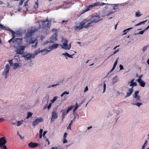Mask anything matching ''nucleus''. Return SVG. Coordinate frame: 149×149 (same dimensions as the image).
Returning a JSON list of instances; mask_svg holds the SVG:
<instances>
[{"instance_id":"obj_58","label":"nucleus","mask_w":149,"mask_h":149,"mask_svg":"<svg viewBox=\"0 0 149 149\" xmlns=\"http://www.w3.org/2000/svg\"><path fill=\"white\" fill-rule=\"evenodd\" d=\"M17 11L18 12H22V10L20 6H19V8L17 9Z\"/></svg>"},{"instance_id":"obj_60","label":"nucleus","mask_w":149,"mask_h":149,"mask_svg":"<svg viewBox=\"0 0 149 149\" xmlns=\"http://www.w3.org/2000/svg\"><path fill=\"white\" fill-rule=\"evenodd\" d=\"M23 0H21L19 4V6H21L23 3Z\"/></svg>"},{"instance_id":"obj_64","label":"nucleus","mask_w":149,"mask_h":149,"mask_svg":"<svg viewBox=\"0 0 149 149\" xmlns=\"http://www.w3.org/2000/svg\"><path fill=\"white\" fill-rule=\"evenodd\" d=\"M149 28V25L147 26L146 29H144V31H146V30H147Z\"/></svg>"},{"instance_id":"obj_61","label":"nucleus","mask_w":149,"mask_h":149,"mask_svg":"<svg viewBox=\"0 0 149 149\" xmlns=\"http://www.w3.org/2000/svg\"><path fill=\"white\" fill-rule=\"evenodd\" d=\"M88 90V87L87 86H86V88L84 90V92H86V91H87Z\"/></svg>"},{"instance_id":"obj_40","label":"nucleus","mask_w":149,"mask_h":149,"mask_svg":"<svg viewBox=\"0 0 149 149\" xmlns=\"http://www.w3.org/2000/svg\"><path fill=\"white\" fill-rule=\"evenodd\" d=\"M8 62H9V63L10 66H11L13 67V65H14V63H13V60H10Z\"/></svg>"},{"instance_id":"obj_49","label":"nucleus","mask_w":149,"mask_h":149,"mask_svg":"<svg viewBox=\"0 0 149 149\" xmlns=\"http://www.w3.org/2000/svg\"><path fill=\"white\" fill-rule=\"evenodd\" d=\"M52 32H54V33H57V30L56 29H53L52 30Z\"/></svg>"},{"instance_id":"obj_32","label":"nucleus","mask_w":149,"mask_h":149,"mask_svg":"<svg viewBox=\"0 0 149 149\" xmlns=\"http://www.w3.org/2000/svg\"><path fill=\"white\" fill-rule=\"evenodd\" d=\"M69 93V91H65L63 92L61 95V97H62L65 95H68Z\"/></svg>"},{"instance_id":"obj_34","label":"nucleus","mask_w":149,"mask_h":149,"mask_svg":"<svg viewBox=\"0 0 149 149\" xmlns=\"http://www.w3.org/2000/svg\"><path fill=\"white\" fill-rule=\"evenodd\" d=\"M33 113L31 112H29L27 113V116L26 118L27 119L31 117L33 115Z\"/></svg>"},{"instance_id":"obj_8","label":"nucleus","mask_w":149,"mask_h":149,"mask_svg":"<svg viewBox=\"0 0 149 149\" xmlns=\"http://www.w3.org/2000/svg\"><path fill=\"white\" fill-rule=\"evenodd\" d=\"M93 21L95 23H97L101 21L103 19L102 18H101L98 15H93L92 16L91 18Z\"/></svg>"},{"instance_id":"obj_37","label":"nucleus","mask_w":149,"mask_h":149,"mask_svg":"<svg viewBox=\"0 0 149 149\" xmlns=\"http://www.w3.org/2000/svg\"><path fill=\"white\" fill-rule=\"evenodd\" d=\"M147 21V20H146L145 21L140 22H139V23H138V24H136L135 25V26H138L141 25V24H143V23H144L145 22H146Z\"/></svg>"},{"instance_id":"obj_12","label":"nucleus","mask_w":149,"mask_h":149,"mask_svg":"<svg viewBox=\"0 0 149 149\" xmlns=\"http://www.w3.org/2000/svg\"><path fill=\"white\" fill-rule=\"evenodd\" d=\"M59 45L58 44H53L52 45H50L48 48V49L50 51V52L54 49H57Z\"/></svg>"},{"instance_id":"obj_20","label":"nucleus","mask_w":149,"mask_h":149,"mask_svg":"<svg viewBox=\"0 0 149 149\" xmlns=\"http://www.w3.org/2000/svg\"><path fill=\"white\" fill-rule=\"evenodd\" d=\"M118 59H119V58H117V59H116V60L115 62V63H114V65H113V66L112 68V69L110 71V72H112L115 69V68L116 67V66L117 64L118 61Z\"/></svg>"},{"instance_id":"obj_2","label":"nucleus","mask_w":149,"mask_h":149,"mask_svg":"<svg viewBox=\"0 0 149 149\" xmlns=\"http://www.w3.org/2000/svg\"><path fill=\"white\" fill-rule=\"evenodd\" d=\"M37 31V30L35 29H32L31 30H29L26 34V36L25 38V40L27 42H29L30 44H35L34 45H32V47L34 48L37 47L38 42L37 38L34 39L32 38V37L34 33Z\"/></svg>"},{"instance_id":"obj_1","label":"nucleus","mask_w":149,"mask_h":149,"mask_svg":"<svg viewBox=\"0 0 149 149\" xmlns=\"http://www.w3.org/2000/svg\"><path fill=\"white\" fill-rule=\"evenodd\" d=\"M11 32L13 36V38L10 40L8 41V42L11 43L12 42L14 43L13 47L17 49L16 50L17 54H22L24 53V51L26 48V46H20V42H21L22 38H15L16 37L15 32L12 31H11Z\"/></svg>"},{"instance_id":"obj_31","label":"nucleus","mask_w":149,"mask_h":149,"mask_svg":"<svg viewBox=\"0 0 149 149\" xmlns=\"http://www.w3.org/2000/svg\"><path fill=\"white\" fill-rule=\"evenodd\" d=\"M62 55H63L65 56V58L66 59H68V57H69V54L67 52L65 53H63Z\"/></svg>"},{"instance_id":"obj_22","label":"nucleus","mask_w":149,"mask_h":149,"mask_svg":"<svg viewBox=\"0 0 149 149\" xmlns=\"http://www.w3.org/2000/svg\"><path fill=\"white\" fill-rule=\"evenodd\" d=\"M133 102L131 104L134 105H136L138 106V107H140L141 105L142 104V103H136L135 102H136L135 101V100H133Z\"/></svg>"},{"instance_id":"obj_10","label":"nucleus","mask_w":149,"mask_h":149,"mask_svg":"<svg viewBox=\"0 0 149 149\" xmlns=\"http://www.w3.org/2000/svg\"><path fill=\"white\" fill-rule=\"evenodd\" d=\"M58 35L56 33H54L50 38V43H54L57 40Z\"/></svg>"},{"instance_id":"obj_17","label":"nucleus","mask_w":149,"mask_h":149,"mask_svg":"<svg viewBox=\"0 0 149 149\" xmlns=\"http://www.w3.org/2000/svg\"><path fill=\"white\" fill-rule=\"evenodd\" d=\"M136 81L139 83V85L140 86L142 87H144L145 86V83L142 80H140V79H138Z\"/></svg>"},{"instance_id":"obj_57","label":"nucleus","mask_w":149,"mask_h":149,"mask_svg":"<svg viewBox=\"0 0 149 149\" xmlns=\"http://www.w3.org/2000/svg\"><path fill=\"white\" fill-rule=\"evenodd\" d=\"M67 133H65L64 134V136H63V138H66V137L67 136Z\"/></svg>"},{"instance_id":"obj_48","label":"nucleus","mask_w":149,"mask_h":149,"mask_svg":"<svg viewBox=\"0 0 149 149\" xmlns=\"http://www.w3.org/2000/svg\"><path fill=\"white\" fill-rule=\"evenodd\" d=\"M34 7L35 9L37 8L38 7V4L36 3L34 5Z\"/></svg>"},{"instance_id":"obj_36","label":"nucleus","mask_w":149,"mask_h":149,"mask_svg":"<svg viewBox=\"0 0 149 149\" xmlns=\"http://www.w3.org/2000/svg\"><path fill=\"white\" fill-rule=\"evenodd\" d=\"M41 52H40V49H38V51H35L34 54H33V55H34V56L36 55H37L39 53Z\"/></svg>"},{"instance_id":"obj_46","label":"nucleus","mask_w":149,"mask_h":149,"mask_svg":"<svg viewBox=\"0 0 149 149\" xmlns=\"http://www.w3.org/2000/svg\"><path fill=\"white\" fill-rule=\"evenodd\" d=\"M98 3L99 5H98V6H103V5H104L106 4H108L107 3H100V2H97Z\"/></svg>"},{"instance_id":"obj_21","label":"nucleus","mask_w":149,"mask_h":149,"mask_svg":"<svg viewBox=\"0 0 149 149\" xmlns=\"http://www.w3.org/2000/svg\"><path fill=\"white\" fill-rule=\"evenodd\" d=\"M91 9L92 8H91V7L89 5L88 6L86 7V8L83 10V11L81 14H83L85 12L88 11Z\"/></svg>"},{"instance_id":"obj_62","label":"nucleus","mask_w":149,"mask_h":149,"mask_svg":"<svg viewBox=\"0 0 149 149\" xmlns=\"http://www.w3.org/2000/svg\"><path fill=\"white\" fill-rule=\"evenodd\" d=\"M68 22V21L67 20H63L61 22H60V23L61 24L62 23H63L64 22L67 23Z\"/></svg>"},{"instance_id":"obj_47","label":"nucleus","mask_w":149,"mask_h":149,"mask_svg":"<svg viewBox=\"0 0 149 149\" xmlns=\"http://www.w3.org/2000/svg\"><path fill=\"white\" fill-rule=\"evenodd\" d=\"M135 99H134L135 100H136L137 101H139L140 100V97L139 96H138L137 97H134Z\"/></svg>"},{"instance_id":"obj_29","label":"nucleus","mask_w":149,"mask_h":149,"mask_svg":"<svg viewBox=\"0 0 149 149\" xmlns=\"http://www.w3.org/2000/svg\"><path fill=\"white\" fill-rule=\"evenodd\" d=\"M132 29H133V28L132 27H130V28H127V29L124 30L123 31V32L124 33L123 34V35H125L130 30Z\"/></svg>"},{"instance_id":"obj_7","label":"nucleus","mask_w":149,"mask_h":149,"mask_svg":"<svg viewBox=\"0 0 149 149\" xmlns=\"http://www.w3.org/2000/svg\"><path fill=\"white\" fill-rule=\"evenodd\" d=\"M10 68V67L9 64H6L5 68L4 69V72L3 73V74L5 75V78L6 79L8 77Z\"/></svg>"},{"instance_id":"obj_41","label":"nucleus","mask_w":149,"mask_h":149,"mask_svg":"<svg viewBox=\"0 0 149 149\" xmlns=\"http://www.w3.org/2000/svg\"><path fill=\"white\" fill-rule=\"evenodd\" d=\"M148 47V45H146L143 47L142 50L143 52H144L147 49Z\"/></svg>"},{"instance_id":"obj_43","label":"nucleus","mask_w":149,"mask_h":149,"mask_svg":"<svg viewBox=\"0 0 149 149\" xmlns=\"http://www.w3.org/2000/svg\"><path fill=\"white\" fill-rule=\"evenodd\" d=\"M114 13V12L113 11H109L108 12V13L107 15V16H109L110 15L113 13Z\"/></svg>"},{"instance_id":"obj_51","label":"nucleus","mask_w":149,"mask_h":149,"mask_svg":"<svg viewBox=\"0 0 149 149\" xmlns=\"http://www.w3.org/2000/svg\"><path fill=\"white\" fill-rule=\"evenodd\" d=\"M145 31H144V30H143L142 31H140V32H139L138 34H141V35H142L143 34V33H144V32H145Z\"/></svg>"},{"instance_id":"obj_5","label":"nucleus","mask_w":149,"mask_h":149,"mask_svg":"<svg viewBox=\"0 0 149 149\" xmlns=\"http://www.w3.org/2000/svg\"><path fill=\"white\" fill-rule=\"evenodd\" d=\"M86 23V22L82 21L79 24V26H76L74 28V30L76 31H79L80 29L83 28H87L89 27V25L86 26L85 24Z\"/></svg>"},{"instance_id":"obj_15","label":"nucleus","mask_w":149,"mask_h":149,"mask_svg":"<svg viewBox=\"0 0 149 149\" xmlns=\"http://www.w3.org/2000/svg\"><path fill=\"white\" fill-rule=\"evenodd\" d=\"M39 145V144L38 143H33L31 142L28 144L29 147L31 148H33L37 147Z\"/></svg>"},{"instance_id":"obj_3","label":"nucleus","mask_w":149,"mask_h":149,"mask_svg":"<svg viewBox=\"0 0 149 149\" xmlns=\"http://www.w3.org/2000/svg\"><path fill=\"white\" fill-rule=\"evenodd\" d=\"M61 41L63 43V45H61L62 48L67 50H69L70 49L71 47V44L70 43L69 45L68 44V40L67 39L62 38Z\"/></svg>"},{"instance_id":"obj_53","label":"nucleus","mask_w":149,"mask_h":149,"mask_svg":"<svg viewBox=\"0 0 149 149\" xmlns=\"http://www.w3.org/2000/svg\"><path fill=\"white\" fill-rule=\"evenodd\" d=\"M119 67L120 68V70H122L123 69H124L122 65H119Z\"/></svg>"},{"instance_id":"obj_26","label":"nucleus","mask_w":149,"mask_h":149,"mask_svg":"<svg viewBox=\"0 0 149 149\" xmlns=\"http://www.w3.org/2000/svg\"><path fill=\"white\" fill-rule=\"evenodd\" d=\"M61 112L62 113V117L63 120V119L65 118V116L68 114V113H67L66 111H64V110L61 111Z\"/></svg>"},{"instance_id":"obj_55","label":"nucleus","mask_w":149,"mask_h":149,"mask_svg":"<svg viewBox=\"0 0 149 149\" xmlns=\"http://www.w3.org/2000/svg\"><path fill=\"white\" fill-rule=\"evenodd\" d=\"M49 43H50V40L49 41L47 40V41L46 42H44V45H46Z\"/></svg>"},{"instance_id":"obj_23","label":"nucleus","mask_w":149,"mask_h":149,"mask_svg":"<svg viewBox=\"0 0 149 149\" xmlns=\"http://www.w3.org/2000/svg\"><path fill=\"white\" fill-rule=\"evenodd\" d=\"M40 52L43 53V55H45L50 52V51L48 49L47 50L45 49L41 50Z\"/></svg>"},{"instance_id":"obj_56","label":"nucleus","mask_w":149,"mask_h":149,"mask_svg":"<svg viewBox=\"0 0 149 149\" xmlns=\"http://www.w3.org/2000/svg\"><path fill=\"white\" fill-rule=\"evenodd\" d=\"M47 132V131H45L44 132L43 134V136L44 138L45 137V134H46V133Z\"/></svg>"},{"instance_id":"obj_59","label":"nucleus","mask_w":149,"mask_h":149,"mask_svg":"<svg viewBox=\"0 0 149 149\" xmlns=\"http://www.w3.org/2000/svg\"><path fill=\"white\" fill-rule=\"evenodd\" d=\"M52 104L51 103H50L49 105L47 106V109H49L50 107H51V105H52Z\"/></svg>"},{"instance_id":"obj_33","label":"nucleus","mask_w":149,"mask_h":149,"mask_svg":"<svg viewBox=\"0 0 149 149\" xmlns=\"http://www.w3.org/2000/svg\"><path fill=\"white\" fill-rule=\"evenodd\" d=\"M23 120H21L20 121H17V126H19L21 125L23 123Z\"/></svg>"},{"instance_id":"obj_39","label":"nucleus","mask_w":149,"mask_h":149,"mask_svg":"<svg viewBox=\"0 0 149 149\" xmlns=\"http://www.w3.org/2000/svg\"><path fill=\"white\" fill-rule=\"evenodd\" d=\"M72 122H73V120H72L70 122V123L69 124V125H68V127L67 128V130H69V129L71 130V126L72 125Z\"/></svg>"},{"instance_id":"obj_42","label":"nucleus","mask_w":149,"mask_h":149,"mask_svg":"<svg viewBox=\"0 0 149 149\" xmlns=\"http://www.w3.org/2000/svg\"><path fill=\"white\" fill-rule=\"evenodd\" d=\"M139 93V91H135V92L134 93V97L138 96H139L138 95Z\"/></svg>"},{"instance_id":"obj_30","label":"nucleus","mask_w":149,"mask_h":149,"mask_svg":"<svg viewBox=\"0 0 149 149\" xmlns=\"http://www.w3.org/2000/svg\"><path fill=\"white\" fill-rule=\"evenodd\" d=\"M147 141L146 140L142 147L141 149H145L147 145Z\"/></svg>"},{"instance_id":"obj_44","label":"nucleus","mask_w":149,"mask_h":149,"mask_svg":"<svg viewBox=\"0 0 149 149\" xmlns=\"http://www.w3.org/2000/svg\"><path fill=\"white\" fill-rule=\"evenodd\" d=\"M59 85V84H54V85H49V86H48V88H51V87H54V86H56L57 85Z\"/></svg>"},{"instance_id":"obj_4","label":"nucleus","mask_w":149,"mask_h":149,"mask_svg":"<svg viewBox=\"0 0 149 149\" xmlns=\"http://www.w3.org/2000/svg\"><path fill=\"white\" fill-rule=\"evenodd\" d=\"M57 109V107H54L52 110L50 120L51 123L54 122L58 118V113Z\"/></svg>"},{"instance_id":"obj_35","label":"nucleus","mask_w":149,"mask_h":149,"mask_svg":"<svg viewBox=\"0 0 149 149\" xmlns=\"http://www.w3.org/2000/svg\"><path fill=\"white\" fill-rule=\"evenodd\" d=\"M57 98L58 97L57 96H56L54 97L53 99L51 100V103H53L56 100Z\"/></svg>"},{"instance_id":"obj_63","label":"nucleus","mask_w":149,"mask_h":149,"mask_svg":"<svg viewBox=\"0 0 149 149\" xmlns=\"http://www.w3.org/2000/svg\"><path fill=\"white\" fill-rule=\"evenodd\" d=\"M43 132V130L42 129H40V130L39 133L40 134H42Z\"/></svg>"},{"instance_id":"obj_9","label":"nucleus","mask_w":149,"mask_h":149,"mask_svg":"<svg viewBox=\"0 0 149 149\" xmlns=\"http://www.w3.org/2000/svg\"><path fill=\"white\" fill-rule=\"evenodd\" d=\"M7 141L5 137H2L0 138V147L2 148L3 146H5V144Z\"/></svg>"},{"instance_id":"obj_16","label":"nucleus","mask_w":149,"mask_h":149,"mask_svg":"<svg viewBox=\"0 0 149 149\" xmlns=\"http://www.w3.org/2000/svg\"><path fill=\"white\" fill-rule=\"evenodd\" d=\"M133 91V88H129L126 93V95L125 97H128L130 96Z\"/></svg>"},{"instance_id":"obj_14","label":"nucleus","mask_w":149,"mask_h":149,"mask_svg":"<svg viewBox=\"0 0 149 149\" xmlns=\"http://www.w3.org/2000/svg\"><path fill=\"white\" fill-rule=\"evenodd\" d=\"M134 79H132L130 81L128 82V84H130V86L131 87V88H133V87L134 86H136L137 85V83L134 82Z\"/></svg>"},{"instance_id":"obj_19","label":"nucleus","mask_w":149,"mask_h":149,"mask_svg":"<svg viewBox=\"0 0 149 149\" xmlns=\"http://www.w3.org/2000/svg\"><path fill=\"white\" fill-rule=\"evenodd\" d=\"M83 21L84 22H86V23H87V25H89V27L91 26V25H90L93 22H94V21H93L92 18L88 21L86 19H84Z\"/></svg>"},{"instance_id":"obj_13","label":"nucleus","mask_w":149,"mask_h":149,"mask_svg":"<svg viewBox=\"0 0 149 149\" xmlns=\"http://www.w3.org/2000/svg\"><path fill=\"white\" fill-rule=\"evenodd\" d=\"M43 119L41 118L39 119H37L34 121L32 123V125L35 126L40 123L43 122Z\"/></svg>"},{"instance_id":"obj_18","label":"nucleus","mask_w":149,"mask_h":149,"mask_svg":"<svg viewBox=\"0 0 149 149\" xmlns=\"http://www.w3.org/2000/svg\"><path fill=\"white\" fill-rule=\"evenodd\" d=\"M108 5L111 6H113V10H116L118 9V6L119 5V4H109L107 3Z\"/></svg>"},{"instance_id":"obj_27","label":"nucleus","mask_w":149,"mask_h":149,"mask_svg":"<svg viewBox=\"0 0 149 149\" xmlns=\"http://www.w3.org/2000/svg\"><path fill=\"white\" fill-rule=\"evenodd\" d=\"M98 4V2H96L92 4L91 5H90V6L91 8L92 9L93 8L98 6V5H99Z\"/></svg>"},{"instance_id":"obj_52","label":"nucleus","mask_w":149,"mask_h":149,"mask_svg":"<svg viewBox=\"0 0 149 149\" xmlns=\"http://www.w3.org/2000/svg\"><path fill=\"white\" fill-rule=\"evenodd\" d=\"M119 51V49H117L116 50L114 51L113 53L111 55H113L114 54H116V53H117Z\"/></svg>"},{"instance_id":"obj_28","label":"nucleus","mask_w":149,"mask_h":149,"mask_svg":"<svg viewBox=\"0 0 149 149\" xmlns=\"http://www.w3.org/2000/svg\"><path fill=\"white\" fill-rule=\"evenodd\" d=\"M142 14L138 10L135 13V16L136 17H139Z\"/></svg>"},{"instance_id":"obj_45","label":"nucleus","mask_w":149,"mask_h":149,"mask_svg":"<svg viewBox=\"0 0 149 149\" xmlns=\"http://www.w3.org/2000/svg\"><path fill=\"white\" fill-rule=\"evenodd\" d=\"M103 93H104L105 91L106 90V84L104 82L103 83Z\"/></svg>"},{"instance_id":"obj_50","label":"nucleus","mask_w":149,"mask_h":149,"mask_svg":"<svg viewBox=\"0 0 149 149\" xmlns=\"http://www.w3.org/2000/svg\"><path fill=\"white\" fill-rule=\"evenodd\" d=\"M68 141L66 140V138H63V144H65L67 143Z\"/></svg>"},{"instance_id":"obj_38","label":"nucleus","mask_w":149,"mask_h":149,"mask_svg":"<svg viewBox=\"0 0 149 149\" xmlns=\"http://www.w3.org/2000/svg\"><path fill=\"white\" fill-rule=\"evenodd\" d=\"M74 106H71L69 107L67 110L66 112L67 113H68L70 111L72 110L74 108Z\"/></svg>"},{"instance_id":"obj_25","label":"nucleus","mask_w":149,"mask_h":149,"mask_svg":"<svg viewBox=\"0 0 149 149\" xmlns=\"http://www.w3.org/2000/svg\"><path fill=\"white\" fill-rule=\"evenodd\" d=\"M119 80V79L118 78L117 76H116L113 79L112 81L113 84L117 82Z\"/></svg>"},{"instance_id":"obj_24","label":"nucleus","mask_w":149,"mask_h":149,"mask_svg":"<svg viewBox=\"0 0 149 149\" xmlns=\"http://www.w3.org/2000/svg\"><path fill=\"white\" fill-rule=\"evenodd\" d=\"M20 67V64L18 63H14V65L13 67L14 69H16L17 68H19Z\"/></svg>"},{"instance_id":"obj_54","label":"nucleus","mask_w":149,"mask_h":149,"mask_svg":"<svg viewBox=\"0 0 149 149\" xmlns=\"http://www.w3.org/2000/svg\"><path fill=\"white\" fill-rule=\"evenodd\" d=\"M77 105L74 107L73 110V112H74L78 108V106L77 104Z\"/></svg>"},{"instance_id":"obj_6","label":"nucleus","mask_w":149,"mask_h":149,"mask_svg":"<svg viewBox=\"0 0 149 149\" xmlns=\"http://www.w3.org/2000/svg\"><path fill=\"white\" fill-rule=\"evenodd\" d=\"M52 19L48 20L47 19L45 21L41 20L40 21V24H42L43 25L42 27L43 28L47 27L49 29L51 26V24L49 23L51 22H52Z\"/></svg>"},{"instance_id":"obj_11","label":"nucleus","mask_w":149,"mask_h":149,"mask_svg":"<svg viewBox=\"0 0 149 149\" xmlns=\"http://www.w3.org/2000/svg\"><path fill=\"white\" fill-rule=\"evenodd\" d=\"M23 57L25 60L28 61L31 59L32 58H34V55L33 54H30L24 56Z\"/></svg>"}]
</instances>
